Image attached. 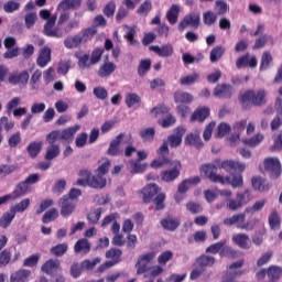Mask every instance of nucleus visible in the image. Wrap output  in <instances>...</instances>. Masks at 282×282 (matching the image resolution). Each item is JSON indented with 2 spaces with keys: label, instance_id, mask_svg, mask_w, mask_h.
Returning <instances> with one entry per match:
<instances>
[{
  "label": "nucleus",
  "instance_id": "obj_45",
  "mask_svg": "<svg viewBox=\"0 0 282 282\" xmlns=\"http://www.w3.org/2000/svg\"><path fill=\"white\" fill-rule=\"evenodd\" d=\"M268 276L270 282L279 281L282 276V268L279 265H270L268 268Z\"/></svg>",
  "mask_w": 282,
  "mask_h": 282
},
{
  "label": "nucleus",
  "instance_id": "obj_51",
  "mask_svg": "<svg viewBox=\"0 0 282 282\" xmlns=\"http://www.w3.org/2000/svg\"><path fill=\"white\" fill-rule=\"evenodd\" d=\"M267 202L265 199L263 200H258L253 204V206L247 207L245 209V215H254V213H259V210H263V207L265 206Z\"/></svg>",
  "mask_w": 282,
  "mask_h": 282
},
{
  "label": "nucleus",
  "instance_id": "obj_27",
  "mask_svg": "<svg viewBox=\"0 0 282 282\" xmlns=\"http://www.w3.org/2000/svg\"><path fill=\"white\" fill-rule=\"evenodd\" d=\"M174 102L176 105H191L193 102V95L184 90H176L174 93Z\"/></svg>",
  "mask_w": 282,
  "mask_h": 282
},
{
  "label": "nucleus",
  "instance_id": "obj_59",
  "mask_svg": "<svg viewBox=\"0 0 282 282\" xmlns=\"http://www.w3.org/2000/svg\"><path fill=\"white\" fill-rule=\"evenodd\" d=\"M228 133H230V124L221 122L217 127L215 138H226V135H228Z\"/></svg>",
  "mask_w": 282,
  "mask_h": 282
},
{
  "label": "nucleus",
  "instance_id": "obj_54",
  "mask_svg": "<svg viewBox=\"0 0 282 282\" xmlns=\"http://www.w3.org/2000/svg\"><path fill=\"white\" fill-rule=\"evenodd\" d=\"M152 202L155 206V210H164V208H166V205H164V202H166V194L159 193Z\"/></svg>",
  "mask_w": 282,
  "mask_h": 282
},
{
  "label": "nucleus",
  "instance_id": "obj_2",
  "mask_svg": "<svg viewBox=\"0 0 282 282\" xmlns=\"http://www.w3.org/2000/svg\"><path fill=\"white\" fill-rule=\"evenodd\" d=\"M200 172L205 173V177L214 184H229L232 188H241L243 186V176L241 174H234L232 177H224L217 174V165L213 163L202 165Z\"/></svg>",
  "mask_w": 282,
  "mask_h": 282
},
{
  "label": "nucleus",
  "instance_id": "obj_21",
  "mask_svg": "<svg viewBox=\"0 0 282 282\" xmlns=\"http://www.w3.org/2000/svg\"><path fill=\"white\" fill-rule=\"evenodd\" d=\"M116 69V63L109 62V56H106L104 64L99 67L98 76H100V78H107L111 76Z\"/></svg>",
  "mask_w": 282,
  "mask_h": 282
},
{
  "label": "nucleus",
  "instance_id": "obj_24",
  "mask_svg": "<svg viewBox=\"0 0 282 282\" xmlns=\"http://www.w3.org/2000/svg\"><path fill=\"white\" fill-rule=\"evenodd\" d=\"M208 116H210V109L208 107H199L192 113L191 122H204Z\"/></svg>",
  "mask_w": 282,
  "mask_h": 282
},
{
  "label": "nucleus",
  "instance_id": "obj_8",
  "mask_svg": "<svg viewBox=\"0 0 282 282\" xmlns=\"http://www.w3.org/2000/svg\"><path fill=\"white\" fill-rule=\"evenodd\" d=\"M264 171L269 173L271 180H279L281 177V161L276 158H267L264 160Z\"/></svg>",
  "mask_w": 282,
  "mask_h": 282
},
{
  "label": "nucleus",
  "instance_id": "obj_6",
  "mask_svg": "<svg viewBox=\"0 0 282 282\" xmlns=\"http://www.w3.org/2000/svg\"><path fill=\"white\" fill-rule=\"evenodd\" d=\"M206 252L209 254H219L220 257H235L237 251L232 247L226 246V241H219L207 247Z\"/></svg>",
  "mask_w": 282,
  "mask_h": 282
},
{
  "label": "nucleus",
  "instance_id": "obj_48",
  "mask_svg": "<svg viewBox=\"0 0 282 282\" xmlns=\"http://www.w3.org/2000/svg\"><path fill=\"white\" fill-rule=\"evenodd\" d=\"M79 34H80L82 43H87L88 41H91V39H94L96 34H98V30H96V28L94 26H90L83 30L82 33Z\"/></svg>",
  "mask_w": 282,
  "mask_h": 282
},
{
  "label": "nucleus",
  "instance_id": "obj_41",
  "mask_svg": "<svg viewBox=\"0 0 282 282\" xmlns=\"http://www.w3.org/2000/svg\"><path fill=\"white\" fill-rule=\"evenodd\" d=\"M28 191H30V187L24 181L20 182L13 191L12 199H19V197L28 195Z\"/></svg>",
  "mask_w": 282,
  "mask_h": 282
},
{
  "label": "nucleus",
  "instance_id": "obj_13",
  "mask_svg": "<svg viewBox=\"0 0 282 282\" xmlns=\"http://www.w3.org/2000/svg\"><path fill=\"white\" fill-rule=\"evenodd\" d=\"M186 133V128L178 126L174 129V133L167 137V144L171 149H177L182 144L184 134Z\"/></svg>",
  "mask_w": 282,
  "mask_h": 282
},
{
  "label": "nucleus",
  "instance_id": "obj_11",
  "mask_svg": "<svg viewBox=\"0 0 282 282\" xmlns=\"http://www.w3.org/2000/svg\"><path fill=\"white\" fill-rule=\"evenodd\" d=\"M155 259V252L151 251L140 256L135 264L137 274H144L149 270V263Z\"/></svg>",
  "mask_w": 282,
  "mask_h": 282
},
{
  "label": "nucleus",
  "instance_id": "obj_10",
  "mask_svg": "<svg viewBox=\"0 0 282 282\" xmlns=\"http://www.w3.org/2000/svg\"><path fill=\"white\" fill-rule=\"evenodd\" d=\"M55 25L56 15H52L44 24L45 36H50L51 39H63V31L58 28H54Z\"/></svg>",
  "mask_w": 282,
  "mask_h": 282
},
{
  "label": "nucleus",
  "instance_id": "obj_52",
  "mask_svg": "<svg viewBox=\"0 0 282 282\" xmlns=\"http://www.w3.org/2000/svg\"><path fill=\"white\" fill-rule=\"evenodd\" d=\"M258 224H259V218H253L247 223L238 224L237 228H239V230H247V232H250L257 227Z\"/></svg>",
  "mask_w": 282,
  "mask_h": 282
},
{
  "label": "nucleus",
  "instance_id": "obj_19",
  "mask_svg": "<svg viewBox=\"0 0 282 282\" xmlns=\"http://www.w3.org/2000/svg\"><path fill=\"white\" fill-rule=\"evenodd\" d=\"M52 63V48L48 46H43L40 50V54L36 58V65L39 67H47V64Z\"/></svg>",
  "mask_w": 282,
  "mask_h": 282
},
{
  "label": "nucleus",
  "instance_id": "obj_60",
  "mask_svg": "<svg viewBox=\"0 0 282 282\" xmlns=\"http://www.w3.org/2000/svg\"><path fill=\"white\" fill-rule=\"evenodd\" d=\"M101 215H102V209L100 208L93 209L88 213L87 219L89 224H98V221H100Z\"/></svg>",
  "mask_w": 282,
  "mask_h": 282
},
{
  "label": "nucleus",
  "instance_id": "obj_36",
  "mask_svg": "<svg viewBox=\"0 0 282 282\" xmlns=\"http://www.w3.org/2000/svg\"><path fill=\"white\" fill-rule=\"evenodd\" d=\"M139 135L143 142H148L149 144H151V142L155 140V128H144L139 131Z\"/></svg>",
  "mask_w": 282,
  "mask_h": 282
},
{
  "label": "nucleus",
  "instance_id": "obj_42",
  "mask_svg": "<svg viewBox=\"0 0 282 282\" xmlns=\"http://www.w3.org/2000/svg\"><path fill=\"white\" fill-rule=\"evenodd\" d=\"M124 102L128 109H131L135 107V105H142V98L135 93H130L126 96Z\"/></svg>",
  "mask_w": 282,
  "mask_h": 282
},
{
  "label": "nucleus",
  "instance_id": "obj_33",
  "mask_svg": "<svg viewBox=\"0 0 282 282\" xmlns=\"http://www.w3.org/2000/svg\"><path fill=\"white\" fill-rule=\"evenodd\" d=\"M58 268H61V261L50 259L41 267V270L45 274H54V272L58 271Z\"/></svg>",
  "mask_w": 282,
  "mask_h": 282
},
{
  "label": "nucleus",
  "instance_id": "obj_40",
  "mask_svg": "<svg viewBox=\"0 0 282 282\" xmlns=\"http://www.w3.org/2000/svg\"><path fill=\"white\" fill-rule=\"evenodd\" d=\"M246 221V213L236 214L231 217H227L223 220L225 226H235L236 224H243Z\"/></svg>",
  "mask_w": 282,
  "mask_h": 282
},
{
  "label": "nucleus",
  "instance_id": "obj_26",
  "mask_svg": "<svg viewBox=\"0 0 282 282\" xmlns=\"http://www.w3.org/2000/svg\"><path fill=\"white\" fill-rule=\"evenodd\" d=\"M252 187L254 191H259L260 193H265L270 191V183L263 177L254 176L251 180Z\"/></svg>",
  "mask_w": 282,
  "mask_h": 282
},
{
  "label": "nucleus",
  "instance_id": "obj_39",
  "mask_svg": "<svg viewBox=\"0 0 282 282\" xmlns=\"http://www.w3.org/2000/svg\"><path fill=\"white\" fill-rule=\"evenodd\" d=\"M82 43H83V40L80 37V34L68 36L64 40V46L67 50H74L78 47Z\"/></svg>",
  "mask_w": 282,
  "mask_h": 282
},
{
  "label": "nucleus",
  "instance_id": "obj_17",
  "mask_svg": "<svg viewBox=\"0 0 282 282\" xmlns=\"http://www.w3.org/2000/svg\"><path fill=\"white\" fill-rule=\"evenodd\" d=\"M61 215L62 217H69L74 210H76V205L69 199V196L64 195L59 199Z\"/></svg>",
  "mask_w": 282,
  "mask_h": 282
},
{
  "label": "nucleus",
  "instance_id": "obj_25",
  "mask_svg": "<svg viewBox=\"0 0 282 282\" xmlns=\"http://www.w3.org/2000/svg\"><path fill=\"white\" fill-rule=\"evenodd\" d=\"M161 226L162 228H164V230L173 232L180 228V218H173L171 216H167L161 219Z\"/></svg>",
  "mask_w": 282,
  "mask_h": 282
},
{
  "label": "nucleus",
  "instance_id": "obj_12",
  "mask_svg": "<svg viewBox=\"0 0 282 282\" xmlns=\"http://www.w3.org/2000/svg\"><path fill=\"white\" fill-rule=\"evenodd\" d=\"M160 194V186L158 184H148L141 191L143 204H151L158 195Z\"/></svg>",
  "mask_w": 282,
  "mask_h": 282
},
{
  "label": "nucleus",
  "instance_id": "obj_9",
  "mask_svg": "<svg viewBox=\"0 0 282 282\" xmlns=\"http://www.w3.org/2000/svg\"><path fill=\"white\" fill-rule=\"evenodd\" d=\"M202 23V18L198 12H191L189 14L185 15L183 20L178 23V32H184L188 25L197 30L199 24Z\"/></svg>",
  "mask_w": 282,
  "mask_h": 282
},
{
  "label": "nucleus",
  "instance_id": "obj_44",
  "mask_svg": "<svg viewBox=\"0 0 282 282\" xmlns=\"http://www.w3.org/2000/svg\"><path fill=\"white\" fill-rule=\"evenodd\" d=\"M17 214L14 212H7L0 217V228H9L10 224L14 221Z\"/></svg>",
  "mask_w": 282,
  "mask_h": 282
},
{
  "label": "nucleus",
  "instance_id": "obj_50",
  "mask_svg": "<svg viewBox=\"0 0 282 282\" xmlns=\"http://www.w3.org/2000/svg\"><path fill=\"white\" fill-rule=\"evenodd\" d=\"M272 61V54L269 51L263 52L261 56L260 72H265V69L270 67Z\"/></svg>",
  "mask_w": 282,
  "mask_h": 282
},
{
  "label": "nucleus",
  "instance_id": "obj_35",
  "mask_svg": "<svg viewBox=\"0 0 282 282\" xmlns=\"http://www.w3.org/2000/svg\"><path fill=\"white\" fill-rule=\"evenodd\" d=\"M195 264L198 268H202L204 271H206V268L215 265V257L203 254L199 258H197Z\"/></svg>",
  "mask_w": 282,
  "mask_h": 282
},
{
  "label": "nucleus",
  "instance_id": "obj_20",
  "mask_svg": "<svg viewBox=\"0 0 282 282\" xmlns=\"http://www.w3.org/2000/svg\"><path fill=\"white\" fill-rule=\"evenodd\" d=\"M122 257V250L118 248H111L106 252V259H111L110 261H106V268H113L116 263H120Z\"/></svg>",
  "mask_w": 282,
  "mask_h": 282
},
{
  "label": "nucleus",
  "instance_id": "obj_4",
  "mask_svg": "<svg viewBox=\"0 0 282 282\" xmlns=\"http://www.w3.org/2000/svg\"><path fill=\"white\" fill-rule=\"evenodd\" d=\"M151 113H154V118H158L159 116L164 117L159 120V124L163 129H169V127H173V124L177 122V119H175V116L171 113V109L167 106L159 105L151 109Z\"/></svg>",
  "mask_w": 282,
  "mask_h": 282
},
{
  "label": "nucleus",
  "instance_id": "obj_1",
  "mask_svg": "<svg viewBox=\"0 0 282 282\" xmlns=\"http://www.w3.org/2000/svg\"><path fill=\"white\" fill-rule=\"evenodd\" d=\"M169 143L163 142V144L156 150L158 159H154L150 166L152 169H164V166H170L171 169L161 171L160 177L162 182L171 184L180 177L182 173V162L180 160H172L169 158Z\"/></svg>",
  "mask_w": 282,
  "mask_h": 282
},
{
  "label": "nucleus",
  "instance_id": "obj_15",
  "mask_svg": "<svg viewBox=\"0 0 282 282\" xmlns=\"http://www.w3.org/2000/svg\"><path fill=\"white\" fill-rule=\"evenodd\" d=\"M29 82H30V73H28V70L13 73L9 76L10 85H19L20 87H26Z\"/></svg>",
  "mask_w": 282,
  "mask_h": 282
},
{
  "label": "nucleus",
  "instance_id": "obj_34",
  "mask_svg": "<svg viewBox=\"0 0 282 282\" xmlns=\"http://www.w3.org/2000/svg\"><path fill=\"white\" fill-rule=\"evenodd\" d=\"M83 6V0H62L57 10H78Z\"/></svg>",
  "mask_w": 282,
  "mask_h": 282
},
{
  "label": "nucleus",
  "instance_id": "obj_37",
  "mask_svg": "<svg viewBox=\"0 0 282 282\" xmlns=\"http://www.w3.org/2000/svg\"><path fill=\"white\" fill-rule=\"evenodd\" d=\"M79 178L76 182V186H89L91 180V171L83 169L78 172Z\"/></svg>",
  "mask_w": 282,
  "mask_h": 282
},
{
  "label": "nucleus",
  "instance_id": "obj_53",
  "mask_svg": "<svg viewBox=\"0 0 282 282\" xmlns=\"http://www.w3.org/2000/svg\"><path fill=\"white\" fill-rule=\"evenodd\" d=\"M269 226L271 230H276L281 228V218L279 217V214L274 210L269 216Z\"/></svg>",
  "mask_w": 282,
  "mask_h": 282
},
{
  "label": "nucleus",
  "instance_id": "obj_58",
  "mask_svg": "<svg viewBox=\"0 0 282 282\" xmlns=\"http://www.w3.org/2000/svg\"><path fill=\"white\" fill-rule=\"evenodd\" d=\"M12 261V253L10 250L4 249L0 251V268H6Z\"/></svg>",
  "mask_w": 282,
  "mask_h": 282
},
{
  "label": "nucleus",
  "instance_id": "obj_16",
  "mask_svg": "<svg viewBox=\"0 0 282 282\" xmlns=\"http://www.w3.org/2000/svg\"><path fill=\"white\" fill-rule=\"evenodd\" d=\"M232 85L230 84H218L214 88V96L215 98H226L227 100H230L232 98Z\"/></svg>",
  "mask_w": 282,
  "mask_h": 282
},
{
  "label": "nucleus",
  "instance_id": "obj_3",
  "mask_svg": "<svg viewBox=\"0 0 282 282\" xmlns=\"http://www.w3.org/2000/svg\"><path fill=\"white\" fill-rule=\"evenodd\" d=\"M265 96L267 94L263 89L258 91L249 89L240 94L238 100L241 109H243V111H248L252 109V107H261V105H265Z\"/></svg>",
  "mask_w": 282,
  "mask_h": 282
},
{
  "label": "nucleus",
  "instance_id": "obj_31",
  "mask_svg": "<svg viewBox=\"0 0 282 282\" xmlns=\"http://www.w3.org/2000/svg\"><path fill=\"white\" fill-rule=\"evenodd\" d=\"M165 18L170 25H175V23H177V19H180V4H172L166 11Z\"/></svg>",
  "mask_w": 282,
  "mask_h": 282
},
{
  "label": "nucleus",
  "instance_id": "obj_23",
  "mask_svg": "<svg viewBox=\"0 0 282 282\" xmlns=\"http://www.w3.org/2000/svg\"><path fill=\"white\" fill-rule=\"evenodd\" d=\"M76 254H89L91 252V243L87 238L78 239L74 246Z\"/></svg>",
  "mask_w": 282,
  "mask_h": 282
},
{
  "label": "nucleus",
  "instance_id": "obj_55",
  "mask_svg": "<svg viewBox=\"0 0 282 282\" xmlns=\"http://www.w3.org/2000/svg\"><path fill=\"white\" fill-rule=\"evenodd\" d=\"M102 54H105V48L96 47L90 54V65H98L100 58H102Z\"/></svg>",
  "mask_w": 282,
  "mask_h": 282
},
{
  "label": "nucleus",
  "instance_id": "obj_30",
  "mask_svg": "<svg viewBox=\"0 0 282 282\" xmlns=\"http://www.w3.org/2000/svg\"><path fill=\"white\" fill-rule=\"evenodd\" d=\"M29 156L34 160L43 151V141H33L26 147Z\"/></svg>",
  "mask_w": 282,
  "mask_h": 282
},
{
  "label": "nucleus",
  "instance_id": "obj_47",
  "mask_svg": "<svg viewBox=\"0 0 282 282\" xmlns=\"http://www.w3.org/2000/svg\"><path fill=\"white\" fill-rule=\"evenodd\" d=\"M28 208H30V198H24L20 203L11 206L10 212L17 215V213H25Z\"/></svg>",
  "mask_w": 282,
  "mask_h": 282
},
{
  "label": "nucleus",
  "instance_id": "obj_14",
  "mask_svg": "<svg viewBox=\"0 0 282 282\" xmlns=\"http://www.w3.org/2000/svg\"><path fill=\"white\" fill-rule=\"evenodd\" d=\"M80 130V126H74L69 127L67 129H64L62 131L59 130H53L50 133H56L57 138L56 141L58 140H64L65 142H72L74 140V135H76V132Z\"/></svg>",
  "mask_w": 282,
  "mask_h": 282
},
{
  "label": "nucleus",
  "instance_id": "obj_49",
  "mask_svg": "<svg viewBox=\"0 0 282 282\" xmlns=\"http://www.w3.org/2000/svg\"><path fill=\"white\" fill-rule=\"evenodd\" d=\"M214 10L217 17H224L228 12V2L225 0H216Z\"/></svg>",
  "mask_w": 282,
  "mask_h": 282
},
{
  "label": "nucleus",
  "instance_id": "obj_22",
  "mask_svg": "<svg viewBox=\"0 0 282 282\" xmlns=\"http://www.w3.org/2000/svg\"><path fill=\"white\" fill-rule=\"evenodd\" d=\"M232 241H235L236 246L242 250H250V248H252V242L250 241V236H248V234H237L232 237Z\"/></svg>",
  "mask_w": 282,
  "mask_h": 282
},
{
  "label": "nucleus",
  "instance_id": "obj_38",
  "mask_svg": "<svg viewBox=\"0 0 282 282\" xmlns=\"http://www.w3.org/2000/svg\"><path fill=\"white\" fill-rule=\"evenodd\" d=\"M185 144H189V147H196V149H202L204 147V142H202L199 133L187 134L185 138Z\"/></svg>",
  "mask_w": 282,
  "mask_h": 282
},
{
  "label": "nucleus",
  "instance_id": "obj_62",
  "mask_svg": "<svg viewBox=\"0 0 282 282\" xmlns=\"http://www.w3.org/2000/svg\"><path fill=\"white\" fill-rule=\"evenodd\" d=\"M186 209L188 210V213H191L192 215H199V213L204 212V207H202V204L199 203H195V202H188L186 204Z\"/></svg>",
  "mask_w": 282,
  "mask_h": 282
},
{
  "label": "nucleus",
  "instance_id": "obj_61",
  "mask_svg": "<svg viewBox=\"0 0 282 282\" xmlns=\"http://www.w3.org/2000/svg\"><path fill=\"white\" fill-rule=\"evenodd\" d=\"M153 10V3H151V0H145L143 3L140 4V7L137 9V14H149Z\"/></svg>",
  "mask_w": 282,
  "mask_h": 282
},
{
  "label": "nucleus",
  "instance_id": "obj_7",
  "mask_svg": "<svg viewBox=\"0 0 282 282\" xmlns=\"http://www.w3.org/2000/svg\"><path fill=\"white\" fill-rule=\"evenodd\" d=\"M216 166L218 169H224V171H227V173H243L246 171V163H241L239 161L235 160H215Z\"/></svg>",
  "mask_w": 282,
  "mask_h": 282
},
{
  "label": "nucleus",
  "instance_id": "obj_56",
  "mask_svg": "<svg viewBox=\"0 0 282 282\" xmlns=\"http://www.w3.org/2000/svg\"><path fill=\"white\" fill-rule=\"evenodd\" d=\"M57 218H58V210H56V208H51L43 215L42 223L50 224L51 221H54Z\"/></svg>",
  "mask_w": 282,
  "mask_h": 282
},
{
  "label": "nucleus",
  "instance_id": "obj_28",
  "mask_svg": "<svg viewBox=\"0 0 282 282\" xmlns=\"http://www.w3.org/2000/svg\"><path fill=\"white\" fill-rule=\"evenodd\" d=\"M124 138V133H119L116 139H113L110 142V145L108 148L107 154L108 155H120V143L122 142V139Z\"/></svg>",
  "mask_w": 282,
  "mask_h": 282
},
{
  "label": "nucleus",
  "instance_id": "obj_18",
  "mask_svg": "<svg viewBox=\"0 0 282 282\" xmlns=\"http://www.w3.org/2000/svg\"><path fill=\"white\" fill-rule=\"evenodd\" d=\"M150 52H154L161 58H171L173 56V45L163 44L162 46L152 45L149 47Z\"/></svg>",
  "mask_w": 282,
  "mask_h": 282
},
{
  "label": "nucleus",
  "instance_id": "obj_29",
  "mask_svg": "<svg viewBox=\"0 0 282 282\" xmlns=\"http://www.w3.org/2000/svg\"><path fill=\"white\" fill-rule=\"evenodd\" d=\"M32 276V271L28 269H20L10 275V282H25Z\"/></svg>",
  "mask_w": 282,
  "mask_h": 282
},
{
  "label": "nucleus",
  "instance_id": "obj_63",
  "mask_svg": "<svg viewBox=\"0 0 282 282\" xmlns=\"http://www.w3.org/2000/svg\"><path fill=\"white\" fill-rule=\"evenodd\" d=\"M93 94L98 98V100H107V97L109 96V93L102 86L95 87L93 89Z\"/></svg>",
  "mask_w": 282,
  "mask_h": 282
},
{
  "label": "nucleus",
  "instance_id": "obj_57",
  "mask_svg": "<svg viewBox=\"0 0 282 282\" xmlns=\"http://www.w3.org/2000/svg\"><path fill=\"white\" fill-rule=\"evenodd\" d=\"M203 22L205 25H208V28H210V25H215V23H217V15L215 12L213 11H207L203 14Z\"/></svg>",
  "mask_w": 282,
  "mask_h": 282
},
{
  "label": "nucleus",
  "instance_id": "obj_46",
  "mask_svg": "<svg viewBox=\"0 0 282 282\" xmlns=\"http://www.w3.org/2000/svg\"><path fill=\"white\" fill-rule=\"evenodd\" d=\"M67 250H69V246L67 242H63L52 247L50 252L53 254V257H63Z\"/></svg>",
  "mask_w": 282,
  "mask_h": 282
},
{
  "label": "nucleus",
  "instance_id": "obj_43",
  "mask_svg": "<svg viewBox=\"0 0 282 282\" xmlns=\"http://www.w3.org/2000/svg\"><path fill=\"white\" fill-rule=\"evenodd\" d=\"M224 54H226V47L221 45L215 46L209 54L210 63H217V61H219Z\"/></svg>",
  "mask_w": 282,
  "mask_h": 282
},
{
  "label": "nucleus",
  "instance_id": "obj_5",
  "mask_svg": "<svg viewBox=\"0 0 282 282\" xmlns=\"http://www.w3.org/2000/svg\"><path fill=\"white\" fill-rule=\"evenodd\" d=\"M56 138H58L56 132L46 135V143L48 144L44 155L46 162H52V160H56L61 155V145L56 143Z\"/></svg>",
  "mask_w": 282,
  "mask_h": 282
},
{
  "label": "nucleus",
  "instance_id": "obj_32",
  "mask_svg": "<svg viewBox=\"0 0 282 282\" xmlns=\"http://www.w3.org/2000/svg\"><path fill=\"white\" fill-rule=\"evenodd\" d=\"M88 186L90 188L102 189L105 186H107V178H105V176L101 174L93 175L90 176Z\"/></svg>",
  "mask_w": 282,
  "mask_h": 282
},
{
  "label": "nucleus",
  "instance_id": "obj_64",
  "mask_svg": "<svg viewBox=\"0 0 282 282\" xmlns=\"http://www.w3.org/2000/svg\"><path fill=\"white\" fill-rule=\"evenodd\" d=\"M151 69V59H142L138 66L139 76H144Z\"/></svg>",
  "mask_w": 282,
  "mask_h": 282
}]
</instances>
